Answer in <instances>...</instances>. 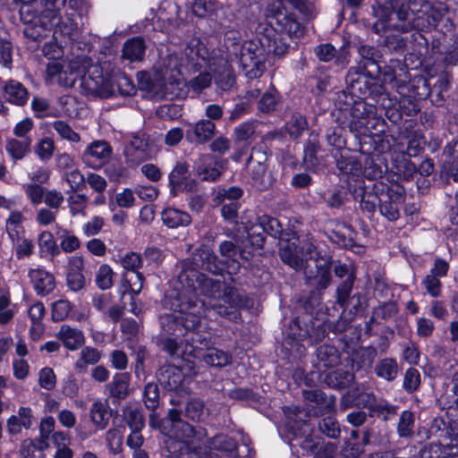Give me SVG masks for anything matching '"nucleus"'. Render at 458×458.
<instances>
[{"label":"nucleus","instance_id":"nucleus-50","mask_svg":"<svg viewBox=\"0 0 458 458\" xmlns=\"http://www.w3.org/2000/svg\"><path fill=\"white\" fill-rule=\"evenodd\" d=\"M160 393L159 387L156 383H148L144 387L143 401L146 407L150 411H155L159 405Z\"/></svg>","mask_w":458,"mask_h":458},{"label":"nucleus","instance_id":"nucleus-19","mask_svg":"<svg viewBox=\"0 0 458 458\" xmlns=\"http://www.w3.org/2000/svg\"><path fill=\"white\" fill-rule=\"evenodd\" d=\"M56 338L69 351H77L85 344V335L81 329L72 327L69 325H62Z\"/></svg>","mask_w":458,"mask_h":458},{"label":"nucleus","instance_id":"nucleus-6","mask_svg":"<svg viewBox=\"0 0 458 458\" xmlns=\"http://www.w3.org/2000/svg\"><path fill=\"white\" fill-rule=\"evenodd\" d=\"M183 65L182 58L177 55H168L163 61L161 79L163 81L162 95L165 97L178 96L184 86L181 67Z\"/></svg>","mask_w":458,"mask_h":458},{"label":"nucleus","instance_id":"nucleus-56","mask_svg":"<svg viewBox=\"0 0 458 458\" xmlns=\"http://www.w3.org/2000/svg\"><path fill=\"white\" fill-rule=\"evenodd\" d=\"M354 281L355 279H344L336 288L337 303L344 309L349 307Z\"/></svg>","mask_w":458,"mask_h":458},{"label":"nucleus","instance_id":"nucleus-5","mask_svg":"<svg viewBox=\"0 0 458 458\" xmlns=\"http://www.w3.org/2000/svg\"><path fill=\"white\" fill-rule=\"evenodd\" d=\"M228 55L240 63L248 79L259 78L266 69V53L259 42L250 40L242 44L233 43L228 49Z\"/></svg>","mask_w":458,"mask_h":458},{"label":"nucleus","instance_id":"nucleus-16","mask_svg":"<svg viewBox=\"0 0 458 458\" xmlns=\"http://www.w3.org/2000/svg\"><path fill=\"white\" fill-rule=\"evenodd\" d=\"M38 295L46 296L55 288V279L50 272L43 268H32L28 274Z\"/></svg>","mask_w":458,"mask_h":458},{"label":"nucleus","instance_id":"nucleus-27","mask_svg":"<svg viewBox=\"0 0 458 458\" xmlns=\"http://www.w3.org/2000/svg\"><path fill=\"white\" fill-rule=\"evenodd\" d=\"M102 352L93 346H82L74 369L79 373H85L89 366L97 365L102 359Z\"/></svg>","mask_w":458,"mask_h":458},{"label":"nucleus","instance_id":"nucleus-51","mask_svg":"<svg viewBox=\"0 0 458 458\" xmlns=\"http://www.w3.org/2000/svg\"><path fill=\"white\" fill-rule=\"evenodd\" d=\"M318 429L326 437L333 439L338 438L341 433L339 423L334 416L323 418L318 422Z\"/></svg>","mask_w":458,"mask_h":458},{"label":"nucleus","instance_id":"nucleus-29","mask_svg":"<svg viewBox=\"0 0 458 458\" xmlns=\"http://www.w3.org/2000/svg\"><path fill=\"white\" fill-rule=\"evenodd\" d=\"M163 223L169 228L188 226L191 223V216L185 211L174 208H167L161 213Z\"/></svg>","mask_w":458,"mask_h":458},{"label":"nucleus","instance_id":"nucleus-28","mask_svg":"<svg viewBox=\"0 0 458 458\" xmlns=\"http://www.w3.org/2000/svg\"><path fill=\"white\" fill-rule=\"evenodd\" d=\"M24 24L26 25L23 30L24 36L32 41L39 42L47 37V32L53 29L54 21L41 15L38 21Z\"/></svg>","mask_w":458,"mask_h":458},{"label":"nucleus","instance_id":"nucleus-18","mask_svg":"<svg viewBox=\"0 0 458 458\" xmlns=\"http://www.w3.org/2000/svg\"><path fill=\"white\" fill-rule=\"evenodd\" d=\"M452 79V73L445 70L441 72L437 81L431 85V105L436 106H444L446 98L449 97Z\"/></svg>","mask_w":458,"mask_h":458},{"label":"nucleus","instance_id":"nucleus-30","mask_svg":"<svg viewBox=\"0 0 458 458\" xmlns=\"http://www.w3.org/2000/svg\"><path fill=\"white\" fill-rule=\"evenodd\" d=\"M281 259L294 269L305 267L304 256L300 254L295 242H286L280 248Z\"/></svg>","mask_w":458,"mask_h":458},{"label":"nucleus","instance_id":"nucleus-24","mask_svg":"<svg viewBox=\"0 0 458 458\" xmlns=\"http://www.w3.org/2000/svg\"><path fill=\"white\" fill-rule=\"evenodd\" d=\"M308 267H310V265L304 267L305 269ZM315 267V272L305 270L306 282L310 286L316 288L318 291L325 290L331 281L330 268L326 263L324 265H318L316 263Z\"/></svg>","mask_w":458,"mask_h":458},{"label":"nucleus","instance_id":"nucleus-58","mask_svg":"<svg viewBox=\"0 0 458 458\" xmlns=\"http://www.w3.org/2000/svg\"><path fill=\"white\" fill-rule=\"evenodd\" d=\"M123 435L120 428H110L106 433V442L114 454H120L123 450Z\"/></svg>","mask_w":458,"mask_h":458},{"label":"nucleus","instance_id":"nucleus-59","mask_svg":"<svg viewBox=\"0 0 458 458\" xmlns=\"http://www.w3.org/2000/svg\"><path fill=\"white\" fill-rule=\"evenodd\" d=\"M212 76L209 72H204L199 73L196 77L191 79L188 82H184L193 92L199 94L205 89L211 85Z\"/></svg>","mask_w":458,"mask_h":458},{"label":"nucleus","instance_id":"nucleus-48","mask_svg":"<svg viewBox=\"0 0 458 458\" xmlns=\"http://www.w3.org/2000/svg\"><path fill=\"white\" fill-rule=\"evenodd\" d=\"M255 128L253 122H245L235 127L233 131L235 143H244L245 147H249L250 140L255 133Z\"/></svg>","mask_w":458,"mask_h":458},{"label":"nucleus","instance_id":"nucleus-49","mask_svg":"<svg viewBox=\"0 0 458 458\" xmlns=\"http://www.w3.org/2000/svg\"><path fill=\"white\" fill-rule=\"evenodd\" d=\"M348 192L343 186H338L329 191L325 195L324 199L327 207L331 208H339L345 203Z\"/></svg>","mask_w":458,"mask_h":458},{"label":"nucleus","instance_id":"nucleus-54","mask_svg":"<svg viewBox=\"0 0 458 458\" xmlns=\"http://www.w3.org/2000/svg\"><path fill=\"white\" fill-rule=\"evenodd\" d=\"M105 173L111 182H123L129 177L127 168L120 162L108 164L105 168Z\"/></svg>","mask_w":458,"mask_h":458},{"label":"nucleus","instance_id":"nucleus-25","mask_svg":"<svg viewBox=\"0 0 458 458\" xmlns=\"http://www.w3.org/2000/svg\"><path fill=\"white\" fill-rule=\"evenodd\" d=\"M147 46L140 37H134L126 40L123 47L122 57L131 63L143 60Z\"/></svg>","mask_w":458,"mask_h":458},{"label":"nucleus","instance_id":"nucleus-17","mask_svg":"<svg viewBox=\"0 0 458 458\" xmlns=\"http://www.w3.org/2000/svg\"><path fill=\"white\" fill-rule=\"evenodd\" d=\"M183 57L188 65L199 69L206 64L208 58V51L202 42L193 38L184 48Z\"/></svg>","mask_w":458,"mask_h":458},{"label":"nucleus","instance_id":"nucleus-42","mask_svg":"<svg viewBox=\"0 0 458 458\" xmlns=\"http://www.w3.org/2000/svg\"><path fill=\"white\" fill-rule=\"evenodd\" d=\"M203 360L212 367L222 368L231 363L232 356L226 352L212 348L204 354Z\"/></svg>","mask_w":458,"mask_h":458},{"label":"nucleus","instance_id":"nucleus-47","mask_svg":"<svg viewBox=\"0 0 458 458\" xmlns=\"http://www.w3.org/2000/svg\"><path fill=\"white\" fill-rule=\"evenodd\" d=\"M351 115L357 120H367L376 117V107L369 105L361 98L353 103L351 107Z\"/></svg>","mask_w":458,"mask_h":458},{"label":"nucleus","instance_id":"nucleus-37","mask_svg":"<svg viewBox=\"0 0 458 458\" xmlns=\"http://www.w3.org/2000/svg\"><path fill=\"white\" fill-rule=\"evenodd\" d=\"M320 150V145L318 135L310 134L304 148L303 164L309 169H315L319 165V159L317 156Z\"/></svg>","mask_w":458,"mask_h":458},{"label":"nucleus","instance_id":"nucleus-57","mask_svg":"<svg viewBox=\"0 0 458 458\" xmlns=\"http://www.w3.org/2000/svg\"><path fill=\"white\" fill-rule=\"evenodd\" d=\"M114 91L117 89L123 96H132L136 92L135 86L131 78L125 74H120L111 79Z\"/></svg>","mask_w":458,"mask_h":458},{"label":"nucleus","instance_id":"nucleus-1","mask_svg":"<svg viewBox=\"0 0 458 458\" xmlns=\"http://www.w3.org/2000/svg\"><path fill=\"white\" fill-rule=\"evenodd\" d=\"M182 289L174 290L165 296V306L172 313L160 317V325L164 332L178 337H185L192 334L186 342H201L195 339L199 336L196 330L199 327L204 315V302L199 301V293L208 296V307L220 317L229 321L238 322L241 319L239 309H249L252 301L238 290L219 280L206 277L202 274L191 270L179 276Z\"/></svg>","mask_w":458,"mask_h":458},{"label":"nucleus","instance_id":"nucleus-13","mask_svg":"<svg viewBox=\"0 0 458 458\" xmlns=\"http://www.w3.org/2000/svg\"><path fill=\"white\" fill-rule=\"evenodd\" d=\"M216 126L210 120L201 119L191 125L186 131V139L189 142L205 144L215 136Z\"/></svg>","mask_w":458,"mask_h":458},{"label":"nucleus","instance_id":"nucleus-62","mask_svg":"<svg viewBox=\"0 0 458 458\" xmlns=\"http://www.w3.org/2000/svg\"><path fill=\"white\" fill-rule=\"evenodd\" d=\"M258 220L262 227H264V232L267 234L275 238L281 234L283 227L277 218L263 215Z\"/></svg>","mask_w":458,"mask_h":458},{"label":"nucleus","instance_id":"nucleus-34","mask_svg":"<svg viewBox=\"0 0 458 458\" xmlns=\"http://www.w3.org/2000/svg\"><path fill=\"white\" fill-rule=\"evenodd\" d=\"M32 424V411L30 408L21 407L17 416H12L8 421V430L11 434H18L21 428H29Z\"/></svg>","mask_w":458,"mask_h":458},{"label":"nucleus","instance_id":"nucleus-31","mask_svg":"<svg viewBox=\"0 0 458 458\" xmlns=\"http://www.w3.org/2000/svg\"><path fill=\"white\" fill-rule=\"evenodd\" d=\"M194 263L200 269L212 274H218L221 270L217 265V257L208 249H199L194 256Z\"/></svg>","mask_w":458,"mask_h":458},{"label":"nucleus","instance_id":"nucleus-53","mask_svg":"<svg viewBox=\"0 0 458 458\" xmlns=\"http://www.w3.org/2000/svg\"><path fill=\"white\" fill-rule=\"evenodd\" d=\"M52 127L63 140L73 143H77L81 140L79 133L74 131L73 129L63 120H56L53 122Z\"/></svg>","mask_w":458,"mask_h":458},{"label":"nucleus","instance_id":"nucleus-3","mask_svg":"<svg viewBox=\"0 0 458 458\" xmlns=\"http://www.w3.org/2000/svg\"><path fill=\"white\" fill-rule=\"evenodd\" d=\"M448 6L438 3L437 6L431 0V79L441 68L454 65L458 62V38L453 44L448 33L453 34L454 25L446 17Z\"/></svg>","mask_w":458,"mask_h":458},{"label":"nucleus","instance_id":"nucleus-63","mask_svg":"<svg viewBox=\"0 0 458 458\" xmlns=\"http://www.w3.org/2000/svg\"><path fill=\"white\" fill-rule=\"evenodd\" d=\"M124 418L131 430H141L145 426L143 414L138 409H127L124 412Z\"/></svg>","mask_w":458,"mask_h":458},{"label":"nucleus","instance_id":"nucleus-4","mask_svg":"<svg viewBox=\"0 0 458 458\" xmlns=\"http://www.w3.org/2000/svg\"><path fill=\"white\" fill-rule=\"evenodd\" d=\"M372 14L377 21L372 30L380 34L386 30L407 32L411 29L408 22L410 7L405 0H376L371 6Z\"/></svg>","mask_w":458,"mask_h":458},{"label":"nucleus","instance_id":"nucleus-40","mask_svg":"<svg viewBox=\"0 0 458 458\" xmlns=\"http://www.w3.org/2000/svg\"><path fill=\"white\" fill-rule=\"evenodd\" d=\"M218 251L224 259L225 263L232 262V267L234 271L240 268V264L237 260L239 256L242 257L239 246L232 241H224L219 244Z\"/></svg>","mask_w":458,"mask_h":458},{"label":"nucleus","instance_id":"nucleus-10","mask_svg":"<svg viewBox=\"0 0 458 458\" xmlns=\"http://www.w3.org/2000/svg\"><path fill=\"white\" fill-rule=\"evenodd\" d=\"M169 185L172 191H194L197 182L191 177L189 165L178 162L169 174Z\"/></svg>","mask_w":458,"mask_h":458},{"label":"nucleus","instance_id":"nucleus-41","mask_svg":"<svg viewBox=\"0 0 458 458\" xmlns=\"http://www.w3.org/2000/svg\"><path fill=\"white\" fill-rule=\"evenodd\" d=\"M303 397L310 401L313 402L318 404H326V411L327 412L335 411V397L330 396L329 398L327 397L326 394L318 389H312V390H303L302 391Z\"/></svg>","mask_w":458,"mask_h":458},{"label":"nucleus","instance_id":"nucleus-8","mask_svg":"<svg viewBox=\"0 0 458 458\" xmlns=\"http://www.w3.org/2000/svg\"><path fill=\"white\" fill-rule=\"evenodd\" d=\"M233 58L232 55L226 57L214 58L212 65H214L215 82L218 88L224 91L230 90L235 84V74L232 63Z\"/></svg>","mask_w":458,"mask_h":458},{"label":"nucleus","instance_id":"nucleus-12","mask_svg":"<svg viewBox=\"0 0 458 458\" xmlns=\"http://www.w3.org/2000/svg\"><path fill=\"white\" fill-rule=\"evenodd\" d=\"M207 443L210 451L208 454H204L205 457L200 454V458H217L218 454L212 451H219L228 458L238 457L237 443L228 436L217 435L208 439Z\"/></svg>","mask_w":458,"mask_h":458},{"label":"nucleus","instance_id":"nucleus-32","mask_svg":"<svg viewBox=\"0 0 458 458\" xmlns=\"http://www.w3.org/2000/svg\"><path fill=\"white\" fill-rule=\"evenodd\" d=\"M334 157L338 170L345 174L359 175L361 172V164L356 157L344 155L337 150Z\"/></svg>","mask_w":458,"mask_h":458},{"label":"nucleus","instance_id":"nucleus-23","mask_svg":"<svg viewBox=\"0 0 458 458\" xmlns=\"http://www.w3.org/2000/svg\"><path fill=\"white\" fill-rule=\"evenodd\" d=\"M131 376L127 372L115 373L112 380L106 386L109 397L124 400L130 394Z\"/></svg>","mask_w":458,"mask_h":458},{"label":"nucleus","instance_id":"nucleus-39","mask_svg":"<svg viewBox=\"0 0 458 458\" xmlns=\"http://www.w3.org/2000/svg\"><path fill=\"white\" fill-rule=\"evenodd\" d=\"M89 418L97 429H105L109 422L107 405L101 401L94 402L89 410Z\"/></svg>","mask_w":458,"mask_h":458},{"label":"nucleus","instance_id":"nucleus-52","mask_svg":"<svg viewBox=\"0 0 458 458\" xmlns=\"http://www.w3.org/2000/svg\"><path fill=\"white\" fill-rule=\"evenodd\" d=\"M38 246L42 252L55 257L60 253V250L54 239L52 233L44 231L38 235Z\"/></svg>","mask_w":458,"mask_h":458},{"label":"nucleus","instance_id":"nucleus-14","mask_svg":"<svg viewBox=\"0 0 458 458\" xmlns=\"http://www.w3.org/2000/svg\"><path fill=\"white\" fill-rule=\"evenodd\" d=\"M350 87L352 94L357 95L361 99L369 96L378 95L383 89L382 84L376 78L363 73L358 75L357 79L352 80Z\"/></svg>","mask_w":458,"mask_h":458},{"label":"nucleus","instance_id":"nucleus-36","mask_svg":"<svg viewBox=\"0 0 458 458\" xmlns=\"http://www.w3.org/2000/svg\"><path fill=\"white\" fill-rule=\"evenodd\" d=\"M55 234L60 242V248L64 252L71 253L81 248L80 239L68 229L56 225Z\"/></svg>","mask_w":458,"mask_h":458},{"label":"nucleus","instance_id":"nucleus-9","mask_svg":"<svg viewBox=\"0 0 458 458\" xmlns=\"http://www.w3.org/2000/svg\"><path fill=\"white\" fill-rule=\"evenodd\" d=\"M126 163L137 165L148 158V141L144 133H138L131 137L124 148Z\"/></svg>","mask_w":458,"mask_h":458},{"label":"nucleus","instance_id":"nucleus-7","mask_svg":"<svg viewBox=\"0 0 458 458\" xmlns=\"http://www.w3.org/2000/svg\"><path fill=\"white\" fill-rule=\"evenodd\" d=\"M82 84L92 95L106 98L114 94V83L111 79L104 76L99 66H92L82 78Z\"/></svg>","mask_w":458,"mask_h":458},{"label":"nucleus","instance_id":"nucleus-55","mask_svg":"<svg viewBox=\"0 0 458 458\" xmlns=\"http://www.w3.org/2000/svg\"><path fill=\"white\" fill-rule=\"evenodd\" d=\"M23 216L21 212H12L9 218L6 221V231L9 237L14 242L19 241V236L22 231L21 222Z\"/></svg>","mask_w":458,"mask_h":458},{"label":"nucleus","instance_id":"nucleus-61","mask_svg":"<svg viewBox=\"0 0 458 458\" xmlns=\"http://www.w3.org/2000/svg\"><path fill=\"white\" fill-rule=\"evenodd\" d=\"M279 25L281 26L280 30L283 34H286L289 37H300L302 35V29L299 22L290 16L284 15L283 19L280 16L277 18Z\"/></svg>","mask_w":458,"mask_h":458},{"label":"nucleus","instance_id":"nucleus-15","mask_svg":"<svg viewBox=\"0 0 458 458\" xmlns=\"http://www.w3.org/2000/svg\"><path fill=\"white\" fill-rule=\"evenodd\" d=\"M224 170L222 160H218L213 156L207 154L202 155L196 167L197 174L203 181L214 182L217 180Z\"/></svg>","mask_w":458,"mask_h":458},{"label":"nucleus","instance_id":"nucleus-38","mask_svg":"<svg viewBox=\"0 0 458 458\" xmlns=\"http://www.w3.org/2000/svg\"><path fill=\"white\" fill-rule=\"evenodd\" d=\"M354 380V375L353 373L343 370V369H337L332 372L327 373L325 376L324 382L332 388H346Z\"/></svg>","mask_w":458,"mask_h":458},{"label":"nucleus","instance_id":"nucleus-11","mask_svg":"<svg viewBox=\"0 0 458 458\" xmlns=\"http://www.w3.org/2000/svg\"><path fill=\"white\" fill-rule=\"evenodd\" d=\"M340 363L341 352L335 346L324 344L316 349L315 359L312 360V364L318 371H327L335 368Z\"/></svg>","mask_w":458,"mask_h":458},{"label":"nucleus","instance_id":"nucleus-45","mask_svg":"<svg viewBox=\"0 0 458 458\" xmlns=\"http://www.w3.org/2000/svg\"><path fill=\"white\" fill-rule=\"evenodd\" d=\"M354 194L355 198L360 197V206L363 211L369 214H373L376 211V208L380 201L377 194L366 191L362 186H359Z\"/></svg>","mask_w":458,"mask_h":458},{"label":"nucleus","instance_id":"nucleus-20","mask_svg":"<svg viewBox=\"0 0 458 458\" xmlns=\"http://www.w3.org/2000/svg\"><path fill=\"white\" fill-rule=\"evenodd\" d=\"M442 161L441 174L458 182V140L445 148Z\"/></svg>","mask_w":458,"mask_h":458},{"label":"nucleus","instance_id":"nucleus-60","mask_svg":"<svg viewBox=\"0 0 458 458\" xmlns=\"http://www.w3.org/2000/svg\"><path fill=\"white\" fill-rule=\"evenodd\" d=\"M114 271L110 266L103 264L99 267L96 275V284L102 290H107L113 285Z\"/></svg>","mask_w":458,"mask_h":458},{"label":"nucleus","instance_id":"nucleus-35","mask_svg":"<svg viewBox=\"0 0 458 458\" xmlns=\"http://www.w3.org/2000/svg\"><path fill=\"white\" fill-rule=\"evenodd\" d=\"M374 372L378 377L391 382L397 377L399 366L394 359L384 358L377 362Z\"/></svg>","mask_w":458,"mask_h":458},{"label":"nucleus","instance_id":"nucleus-2","mask_svg":"<svg viewBox=\"0 0 458 458\" xmlns=\"http://www.w3.org/2000/svg\"><path fill=\"white\" fill-rule=\"evenodd\" d=\"M439 412L431 421V458H458V400L453 394H443L436 400Z\"/></svg>","mask_w":458,"mask_h":458},{"label":"nucleus","instance_id":"nucleus-44","mask_svg":"<svg viewBox=\"0 0 458 458\" xmlns=\"http://www.w3.org/2000/svg\"><path fill=\"white\" fill-rule=\"evenodd\" d=\"M67 0H40L41 15L52 20H59V14L65 6Z\"/></svg>","mask_w":458,"mask_h":458},{"label":"nucleus","instance_id":"nucleus-21","mask_svg":"<svg viewBox=\"0 0 458 458\" xmlns=\"http://www.w3.org/2000/svg\"><path fill=\"white\" fill-rule=\"evenodd\" d=\"M160 384L169 391H176L180 388L184 375L182 370L174 365H165L160 368L158 375Z\"/></svg>","mask_w":458,"mask_h":458},{"label":"nucleus","instance_id":"nucleus-64","mask_svg":"<svg viewBox=\"0 0 458 458\" xmlns=\"http://www.w3.org/2000/svg\"><path fill=\"white\" fill-rule=\"evenodd\" d=\"M24 192L32 205H39L43 202L47 189L38 183L23 185Z\"/></svg>","mask_w":458,"mask_h":458},{"label":"nucleus","instance_id":"nucleus-33","mask_svg":"<svg viewBox=\"0 0 458 458\" xmlns=\"http://www.w3.org/2000/svg\"><path fill=\"white\" fill-rule=\"evenodd\" d=\"M31 142L32 140L30 138L21 140L9 139L5 144V150L13 160H21L30 151Z\"/></svg>","mask_w":458,"mask_h":458},{"label":"nucleus","instance_id":"nucleus-46","mask_svg":"<svg viewBox=\"0 0 458 458\" xmlns=\"http://www.w3.org/2000/svg\"><path fill=\"white\" fill-rule=\"evenodd\" d=\"M53 29L55 38H57V34L72 38L77 31L78 25L70 16L63 20L59 14V20L54 21Z\"/></svg>","mask_w":458,"mask_h":458},{"label":"nucleus","instance_id":"nucleus-22","mask_svg":"<svg viewBox=\"0 0 458 458\" xmlns=\"http://www.w3.org/2000/svg\"><path fill=\"white\" fill-rule=\"evenodd\" d=\"M3 96L6 101L19 106H24L29 99L28 89L15 80H9L4 83Z\"/></svg>","mask_w":458,"mask_h":458},{"label":"nucleus","instance_id":"nucleus-43","mask_svg":"<svg viewBox=\"0 0 458 458\" xmlns=\"http://www.w3.org/2000/svg\"><path fill=\"white\" fill-rule=\"evenodd\" d=\"M38 4L37 0H23L20 8V17L23 23L38 21L41 18V11L38 9Z\"/></svg>","mask_w":458,"mask_h":458},{"label":"nucleus","instance_id":"nucleus-26","mask_svg":"<svg viewBox=\"0 0 458 458\" xmlns=\"http://www.w3.org/2000/svg\"><path fill=\"white\" fill-rule=\"evenodd\" d=\"M112 148L105 140L93 141L83 153V161L91 165L94 161L104 162L109 158Z\"/></svg>","mask_w":458,"mask_h":458}]
</instances>
